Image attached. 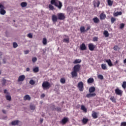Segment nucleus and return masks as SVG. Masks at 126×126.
I'll return each mask as SVG.
<instances>
[{"label": "nucleus", "mask_w": 126, "mask_h": 126, "mask_svg": "<svg viewBox=\"0 0 126 126\" xmlns=\"http://www.w3.org/2000/svg\"><path fill=\"white\" fill-rule=\"evenodd\" d=\"M100 5V1L98 0L97 1H94V7H99Z\"/></svg>", "instance_id": "ddd939ff"}, {"label": "nucleus", "mask_w": 126, "mask_h": 126, "mask_svg": "<svg viewBox=\"0 0 126 126\" xmlns=\"http://www.w3.org/2000/svg\"><path fill=\"white\" fill-rule=\"evenodd\" d=\"M101 68L103 70H106L108 69V68L107 67V64H106V63L101 64Z\"/></svg>", "instance_id": "4be33fe9"}, {"label": "nucleus", "mask_w": 126, "mask_h": 126, "mask_svg": "<svg viewBox=\"0 0 126 126\" xmlns=\"http://www.w3.org/2000/svg\"><path fill=\"white\" fill-rule=\"evenodd\" d=\"M95 90H96V89L94 87H91L89 89V94H87L86 97H87V98L95 97V96H96V93H94Z\"/></svg>", "instance_id": "7ed1b4c3"}, {"label": "nucleus", "mask_w": 126, "mask_h": 126, "mask_svg": "<svg viewBox=\"0 0 126 126\" xmlns=\"http://www.w3.org/2000/svg\"><path fill=\"white\" fill-rule=\"evenodd\" d=\"M122 87L124 89H126V81L123 82V84H122Z\"/></svg>", "instance_id": "58836bf2"}, {"label": "nucleus", "mask_w": 126, "mask_h": 126, "mask_svg": "<svg viewBox=\"0 0 126 126\" xmlns=\"http://www.w3.org/2000/svg\"><path fill=\"white\" fill-rule=\"evenodd\" d=\"M25 55H27V54H29V50H26L25 51Z\"/></svg>", "instance_id": "5fc2aeb1"}, {"label": "nucleus", "mask_w": 126, "mask_h": 126, "mask_svg": "<svg viewBox=\"0 0 126 126\" xmlns=\"http://www.w3.org/2000/svg\"><path fill=\"white\" fill-rule=\"evenodd\" d=\"M81 110H82V111H83L84 113H87V109L85 108V106L84 105H81Z\"/></svg>", "instance_id": "cd10ccee"}, {"label": "nucleus", "mask_w": 126, "mask_h": 126, "mask_svg": "<svg viewBox=\"0 0 126 126\" xmlns=\"http://www.w3.org/2000/svg\"><path fill=\"white\" fill-rule=\"evenodd\" d=\"M13 48H17L18 47V44L16 42H13Z\"/></svg>", "instance_id": "a19ab883"}, {"label": "nucleus", "mask_w": 126, "mask_h": 126, "mask_svg": "<svg viewBox=\"0 0 126 126\" xmlns=\"http://www.w3.org/2000/svg\"><path fill=\"white\" fill-rule=\"evenodd\" d=\"M63 42H65L66 43L69 42V38H64L63 40Z\"/></svg>", "instance_id": "ea45409f"}, {"label": "nucleus", "mask_w": 126, "mask_h": 126, "mask_svg": "<svg viewBox=\"0 0 126 126\" xmlns=\"http://www.w3.org/2000/svg\"><path fill=\"white\" fill-rule=\"evenodd\" d=\"M81 33H84V32H86V30L85 29V27L84 26H81L80 28Z\"/></svg>", "instance_id": "5701e85b"}, {"label": "nucleus", "mask_w": 126, "mask_h": 126, "mask_svg": "<svg viewBox=\"0 0 126 126\" xmlns=\"http://www.w3.org/2000/svg\"><path fill=\"white\" fill-rule=\"evenodd\" d=\"M97 77L99 79H101V80H102V79H104V76H103V75H98Z\"/></svg>", "instance_id": "4c0bfd02"}, {"label": "nucleus", "mask_w": 126, "mask_h": 126, "mask_svg": "<svg viewBox=\"0 0 126 126\" xmlns=\"http://www.w3.org/2000/svg\"><path fill=\"white\" fill-rule=\"evenodd\" d=\"M80 49L81 50V51H85L86 49H87V47H86V45H85V44L84 43H83L82 44L80 45Z\"/></svg>", "instance_id": "f8f14e48"}, {"label": "nucleus", "mask_w": 126, "mask_h": 126, "mask_svg": "<svg viewBox=\"0 0 126 126\" xmlns=\"http://www.w3.org/2000/svg\"><path fill=\"white\" fill-rule=\"evenodd\" d=\"M103 35L105 36V38L109 37V32L107 31H105L103 32Z\"/></svg>", "instance_id": "7c9ffc66"}, {"label": "nucleus", "mask_w": 126, "mask_h": 126, "mask_svg": "<svg viewBox=\"0 0 126 126\" xmlns=\"http://www.w3.org/2000/svg\"><path fill=\"white\" fill-rule=\"evenodd\" d=\"M92 116L93 118V119H97L98 118V115H97V113H96L95 111L92 112Z\"/></svg>", "instance_id": "aec40b11"}, {"label": "nucleus", "mask_w": 126, "mask_h": 126, "mask_svg": "<svg viewBox=\"0 0 126 126\" xmlns=\"http://www.w3.org/2000/svg\"><path fill=\"white\" fill-rule=\"evenodd\" d=\"M32 71L34 72V73H36V72H39V67H36L35 68H33L32 69Z\"/></svg>", "instance_id": "c85d7f7f"}, {"label": "nucleus", "mask_w": 126, "mask_h": 126, "mask_svg": "<svg viewBox=\"0 0 126 126\" xmlns=\"http://www.w3.org/2000/svg\"><path fill=\"white\" fill-rule=\"evenodd\" d=\"M52 19L53 22H54V23H56V22H57L58 21V18L56 15H53L52 16Z\"/></svg>", "instance_id": "dca6fc26"}, {"label": "nucleus", "mask_w": 126, "mask_h": 126, "mask_svg": "<svg viewBox=\"0 0 126 126\" xmlns=\"http://www.w3.org/2000/svg\"><path fill=\"white\" fill-rule=\"evenodd\" d=\"M32 63H36L37 62V58L34 57L32 59Z\"/></svg>", "instance_id": "49530a36"}, {"label": "nucleus", "mask_w": 126, "mask_h": 126, "mask_svg": "<svg viewBox=\"0 0 126 126\" xmlns=\"http://www.w3.org/2000/svg\"><path fill=\"white\" fill-rule=\"evenodd\" d=\"M93 41H94V42H97L98 41V37H94L93 38Z\"/></svg>", "instance_id": "8fccbe9b"}, {"label": "nucleus", "mask_w": 126, "mask_h": 126, "mask_svg": "<svg viewBox=\"0 0 126 126\" xmlns=\"http://www.w3.org/2000/svg\"><path fill=\"white\" fill-rule=\"evenodd\" d=\"M19 123V121L17 120L16 121H12L11 122V125L12 126H18Z\"/></svg>", "instance_id": "412c9836"}, {"label": "nucleus", "mask_w": 126, "mask_h": 126, "mask_svg": "<svg viewBox=\"0 0 126 126\" xmlns=\"http://www.w3.org/2000/svg\"><path fill=\"white\" fill-rule=\"evenodd\" d=\"M26 71H30V68H29V67L27 68Z\"/></svg>", "instance_id": "052dcab7"}, {"label": "nucleus", "mask_w": 126, "mask_h": 126, "mask_svg": "<svg viewBox=\"0 0 126 126\" xmlns=\"http://www.w3.org/2000/svg\"><path fill=\"white\" fill-rule=\"evenodd\" d=\"M123 14V13L122 12H116L115 13H114L113 15L115 17L119 16V15H122Z\"/></svg>", "instance_id": "393cba45"}, {"label": "nucleus", "mask_w": 126, "mask_h": 126, "mask_svg": "<svg viewBox=\"0 0 126 126\" xmlns=\"http://www.w3.org/2000/svg\"><path fill=\"white\" fill-rule=\"evenodd\" d=\"M57 16L59 20H63L64 19H65V16L64 15V14L63 13L57 14Z\"/></svg>", "instance_id": "0eeeda50"}, {"label": "nucleus", "mask_w": 126, "mask_h": 126, "mask_svg": "<svg viewBox=\"0 0 126 126\" xmlns=\"http://www.w3.org/2000/svg\"><path fill=\"white\" fill-rule=\"evenodd\" d=\"M2 56V52H0V57Z\"/></svg>", "instance_id": "680f3d73"}, {"label": "nucleus", "mask_w": 126, "mask_h": 126, "mask_svg": "<svg viewBox=\"0 0 126 126\" xmlns=\"http://www.w3.org/2000/svg\"><path fill=\"white\" fill-rule=\"evenodd\" d=\"M81 63V59H76L73 62V63H74V64H76L77 63Z\"/></svg>", "instance_id": "a878e982"}, {"label": "nucleus", "mask_w": 126, "mask_h": 126, "mask_svg": "<svg viewBox=\"0 0 126 126\" xmlns=\"http://www.w3.org/2000/svg\"><path fill=\"white\" fill-rule=\"evenodd\" d=\"M2 113H3V114H6V111H5V110H2Z\"/></svg>", "instance_id": "4d7b16f0"}, {"label": "nucleus", "mask_w": 126, "mask_h": 126, "mask_svg": "<svg viewBox=\"0 0 126 126\" xmlns=\"http://www.w3.org/2000/svg\"><path fill=\"white\" fill-rule=\"evenodd\" d=\"M90 28H91V27H90V26L88 27L87 29L86 30V32H87L88 31V30H89L90 29Z\"/></svg>", "instance_id": "603ef678"}, {"label": "nucleus", "mask_w": 126, "mask_h": 126, "mask_svg": "<svg viewBox=\"0 0 126 126\" xmlns=\"http://www.w3.org/2000/svg\"><path fill=\"white\" fill-rule=\"evenodd\" d=\"M41 97H42V98H44V97H45V94H42L41 95Z\"/></svg>", "instance_id": "bf43d9fd"}, {"label": "nucleus", "mask_w": 126, "mask_h": 126, "mask_svg": "<svg viewBox=\"0 0 126 126\" xmlns=\"http://www.w3.org/2000/svg\"><path fill=\"white\" fill-rule=\"evenodd\" d=\"M88 48L90 51L93 52V51L95 50V48H96V46L93 43H90L88 44Z\"/></svg>", "instance_id": "6e6552de"}, {"label": "nucleus", "mask_w": 126, "mask_h": 126, "mask_svg": "<svg viewBox=\"0 0 126 126\" xmlns=\"http://www.w3.org/2000/svg\"><path fill=\"white\" fill-rule=\"evenodd\" d=\"M88 119L83 118V120H82V123L84 124V125H86L87 123H88Z\"/></svg>", "instance_id": "b1692460"}, {"label": "nucleus", "mask_w": 126, "mask_h": 126, "mask_svg": "<svg viewBox=\"0 0 126 126\" xmlns=\"http://www.w3.org/2000/svg\"><path fill=\"white\" fill-rule=\"evenodd\" d=\"M42 43L45 45H47V38H43Z\"/></svg>", "instance_id": "72a5a7b5"}, {"label": "nucleus", "mask_w": 126, "mask_h": 126, "mask_svg": "<svg viewBox=\"0 0 126 126\" xmlns=\"http://www.w3.org/2000/svg\"><path fill=\"white\" fill-rule=\"evenodd\" d=\"M118 63H119V61L117 60L115 62H114V65L118 64Z\"/></svg>", "instance_id": "6e6d98bb"}, {"label": "nucleus", "mask_w": 126, "mask_h": 126, "mask_svg": "<svg viewBox=\"0 0 126 126\" xmlns=\"http://www.w3.org/2000/svg\"><path fill=\"white\" fill-rule=\"evenodd\" d=\"M50 3L48 6L49 10H55V7L53 5L58 7L59 9H62V7H63V3L59 0H51Z\"/></svg>", "instance_id": "f257e3e1"}, {"label": "nucleus", "mask_w": 126, "mask_h": 126, "mask_svg": "<svg viewBox=\"0 0 126 126\" xmlns=\"http://www.w3.org/2000/svg\"><path fill=\"white\" fill-rule=\"evenodd\" d=\"M93 21L95 24H98L100 22V19L97 17H95L93 19Z\"/></svg>", "instance_id": "2eb2a0df"}, {"label": "nucleus", "mask_w": 126, "mask_h": 126, "mask_svg": "<svg viewBox=\"0 0 126 126\" xmlns=\"http://www.w3.org/2000/svg\"><path fill=\"white\" fill-rule=\"evenodd\" d=\"M7 92H7V90L5 89V90H4V94H6V95L7 94Z\"/></svg>", "instance_id": "864d4df0"}, {"label": "nucleus", "mask_w": 126, "mask_h": 126, "mask_svg": "<svg viewBox=\"0 0 126 126\" xmlns=\"http://www.w3.org/2000/svg\"><path fill=\"white\" fill-rule=\"evenodd\" d=\"M51 84L48 81H45L42 84V87L44 90L50 89V88H51Z\"/></svg>", "instance_id": "20e7f679"}, {"label": "nucleus", "mask_w": 126, "mask_h": 126, "mask_svg": "<svg viewBox=\"0 0 126 126\" xmlns=\"http://www.w3.org/2000/svg\"><path fill=\"white\" fill-rule=\"evenodd\" d=\"M5 98L7 101H11V96L9 92L7 93V94H5Z\"/></svg>", "instance_id": "4468645a"}, {"label": "nucleus", "mask_w": 126, "mask_h": 126, "mask_svg": "<svg viewBox=\"0 0 126 126\" xmlns=\"http://www.w3.org/2000/svg\"><path fill=\"white\" fill-rule=\"evenodd\" d=\"M110 100L111 101L113 102V103H117V100L115 98V96H112L110 97Z\"/></svg>", "instance_id": "c756f323"}, {"label": "nucleus", "mask_w": 126, "mask_h": 126, "mask_svg": "<svg viewBox=\"0 0 126 126\" xmlns=\"http://www.w3.org/2000/svg\"><path fill=\"white\" fill-rule=\"evenodd\" d=\"M115 94L119 96H122V95H123V91L119 88H117L115 89Z\"/></svg>", "instance_id": "1a4fd4ad"}, {"label": "nucleus", "mask_w": 126, "mask_h": 126, "mask_svg": "<svg viewBox=\"0 0 126 126\" xmlns=\"http://www.w3.org/2000/svg\"><path fill=\"white\" fill-rule=\"evenodd\" d=\"M105 62L108 63L109 66H114V64H113V63H112V61H111V59L106 60H105Z\"/></svg>", "instance_id": "6ab92c4d"}, {"label": "nucleus", "mask_w": 126, "mask_h": 126, "mask_svg": "<svg viewBox=\"0 0 126 126\" xmlns=\"http://www.w3.org/2000/svg\"><path fill=\"white\" fill-rule=\"evenodd\" d=\"M55 110L59 113L62 112V108H61V107H57L55 108Z\"/></svg>", "instance_id": "c9c22d12"}, {"label": "nucleus", "mask_w": 126, "mask_h": 126, "mask_svg": "<svg viewBox=\"0 0 126 126\" xmlns=\"http://www.w3.org/2000/svg\"><path fill=\"white\" fill-rule=\"evenodd\" d=\"M30 84L31 85H34V84H35V81L33 80H31L30 81Z\"/></svg>", "instance_id": "79ce46f5"}, {"label": "nucleus", "mask_w": 126, "mask_h": 126, "mask_svg": "<svg viewBox=\"0 0 126 126\" xmlns=\"http://www.w3.org/2000/svg\"><path fill=\"white\" fill-rule=\"evenodd\" d=\"M107 2L108 4V5H110V6L113 5V1H112V0H108Z\"/></svg>", "instance_id": "e433bc0d"}, {"label": "nucleus", "mask_w": 126, "mask_h": 126, "mask_svg": "<svg viewBox=\"0 0 126 126\" xmlns=\"http://www.w3.org/2000/svg\"><path fill=\"white\" fill-rule=\"evenodd\" d=\"M81 66L80 64L75 65L73 68V70L71 72V75L72 78L74 77H77V72L80 70V67Z\"/></svg>", "instance_id": "f03ea898"}, {"label": "nucleus", "mask_w": 126, "mask_h": 126, "mask_svg": "<svg viewBox=\"0 0 126 126\" xmlns=\"http://www.w3.org/2000/svg\"><path fill=\"white\" fill-rule=\"evenodd\" d=\"M43 119H40V123H41V124H42V123H43Z\"/></svg>", "instance_id": "13d9d810"}, {"label": "nucleus", "mask_w": 126, "mask_h": 126, "mask_svg": "<svg viewBox=\"0 0 126 126\" xmlns=\"http://www.w3.org/2000/svg\"><path fill=\"white\" fill-rule=\"evenodd\" d=\"M24 79H25V75H22L20 76L18 79V82L24 81Z\"/></svg>", "instance_id": "9b49d317"}, {"label": "nucleus", "mask_w": 126, "mask_h": 126, "mask_svg": "<svg viewBox=\"0 0 126 126\" xmlns=\"http://www.w3.org/2000/svg\"><path fill=\"white\" fill-rule=\"evenodd\" d=\"M1 74V70H0V75Z\"/></svg>", "instance_id": "0e129e2a"}, {"label": "nucleus", "mask_w": 126, "mask_h": 126, "mask_svg": "<svg viewBox=\"0 0 126 126\" xmlns=\"http://www.w3.org/2000/svg\"><path fill=\"white\" fill-rule=\"evenodd\" d=\"M67 122H68V118H67L66 117H64L62 120V125H65V124H66Z\"/></svg>", "instance_id": "a211bd4d"}, {"label": "nucleus", "mask_w": 126, "mask_h": 126, "mask_svg": "<svg viewBox=\"0 0 126 126\" xmlns=\"http://www.w3.org/2000/svg\"><path fill=\"white\" fill-rule=\"evenodd\" d=\"M24 101H30L31 97H30V95L27 94L24 96Z\"/></svg>", "instance_id": "f3484780"}, {"label": "nucleus", "mask_w": 126, "mask_h": 126, "mask_svg": "<svg viewBox=\"0 0 126 126\" xmlns=\"http://www.w3.org/2000/svg\"><path fill=\"white\" fill-rule=\"evenodd\" d=\"M77 87L79 90V91H81V92H82L83 90H84V85L83 84V82H80L78 84Z\"/></svg>", "instance_id": "423d86ee"}, {"label": "nucleus", "mask_w": 126, "mask_h": 126, "mask_svg": "<svg viewBox=\"0 0 126 126\" xmlns=\"http://www.w3.org/2000/svg\"><path fill=\"white\" fill-rule=\"evenodd\" d=\"M87 82L89 84L91 83H93L94 82V79L93 78H89V79L87 80Z\"/></svg>", "instance_id": "bb28decb"}, {"label": "nucleus", "mask_w": 126, "mask_h": 126, "mask_svg": "<svg viewBox=\"0 0 126 126\" xmlns=\"http://www.w3.org/2000/svg\"><path fill=\"white\" fill-rule=\"evenodd\" d=\"M60 82L61 83H62V84H64V83H65V78H62L60 79Z\"/></svg>", "instance_id": "473e14b6"}, {"label": "nucleus", "mask_w": 126, "mask_h": 126, "mask_svg": "<svg viewBox=\"0 0 126 126\" xmlns=\"http://www.w3.org/2000/svg\"><path fill=\"white\" fill-rule=\"evenodd\" d=\"M121 126H126V122H123L121 123Z\"/></svg>", "instance_id": "3c124183"}, {"label": "nucleus", "mask_w": 126, "mask_h": 126, "mask_svg": "<svg viewBox=\"0 0 126 126\" xmlns=\"http://www.w3.org/2000/svg\"><path fill=\"white\" fill-rule=\"evenodd\" d=\"M27 37H28L29 38H30L31 39H32V38H33V35H32V33H29L27 35Z\"/></svg>", "instance_id": "37998d69"}, {"label": "nucleus", "mask_w": 126, "mask_h": 126, "mask_svg": "<svg viewBox=\"0 0 126 126\" xmlns=\"http://www.w3.org/2000/svg\"><path fill=\"white\" fill-rule=\"evenodd\" d=\"M21 6L22 7H26V6H27V3L26 2H23L21 3Z\"/></svg>", "instance_id": "2f4dec72"}, {"label": "nucleus", "mask_w": 126, "mask_h": 126, "mask_svg": "<svg viewBox=\"0 0 126 126\" xmlns=\"http://www.w3.org/2000/svg\"><path fill=\"white\" fill-rule=\"evenodd\" d=\"M3 63H5L6 62H5V61H4V60H3Z\"/></svg>", "instance_id": "e2e57ef3"}, {"label": "nucleus", "mask_w": 126, "mask_h": 126, "mask_svg": "<svg viewBox=\"0 0 126 126\" xmlns=\"http://www.w3.org/2000/svg\"><path fill=\"white\" fill-rule=\"evenodd\" d=\"M106 17V14L104 12L101 13L99 15V19L100 20H104Z\"/></svg>", "instance_id": "9d476101"}, {"label": "nucleus", "mask_w": 126, "mask_h": 126, "mask_svg": "<svg viewBox=\"0 0 126 126\" xmlns=\"http://www.w3.org/2000/svg\"><path fill=\"white\" fill-rule=\"evenodd\" d=\"M114 51H118V50H119V49H120L119 48V46L115 45L114 46V48H113Z\"/></svg>", "instance_id": "c03bdc74"}, {"label": "nucleus", "mask_w": 126, "mask_h": 126, "mask_svg": "<svg viewBox=\"0 0 126 126\" xmlns=\"http://www.w3.org/2000/svg\"><path fill=\"white\" fill-rule=\"evenodd\" d=\"M1 82L2 86H4V85H5V83H6V80L5 79H2Z\"/></svg>", "instance_id": "f704fd0d"}, {"label": "nucleus", "mask_w": 126, "mask_h": 126, "mask_svg": "<svg viewBox=\"0 0 126 126\" xmlns=\"http://www.w3.org/2000/svg\"><path fill=\"white\" fill-rule=\"evenodd\" d=\"M111 23H114L115 22V21H116V18H115L114 17H111Z\"/></svg>", "instance_id": "a18cd8bd"}, {"label": "nucleus", "mask_w": 126, "mask_h": 126, "mask_svg": "<svg viewBox=\"0 0 126 126\" xmlns=\"http://www.w3.org/2000/svg\"><path fill=\"white\" fill-rule=\"evenodd\" d=\"M125 28V24L122 23L120 24V29H123Z\"/></svg>", "instance_id": "de8ad7c7"}, {"label": "nucleus", "mask_w": 126, "mask_h": 126, "mask_svg": "<svg viewBox=\"0 0 126 126\" xmlns=\"http://www.w3.org/2000/svg\"><path fill=\"white\" fill-rule=\"evenodd\" d=\"M30 109H31V110H34L35 109V105H30Z\"/></svg>", "instance_id": "09e8293b"}, {"label": "nucleus", "mask_w": 126, "mask_h": 126, "mask_svg": "<svg viewBox=\"0 0 126 126\" xmlns=\"http://www.w3.org/2000/svg\"><path fill=\"white\" fill-rule=\"evenodd\" d=\"M4 6L0 3V14H1V15H4V14L6 13V11L4 10Z\"/></svg>", "instance_id": "39448f33"}]
</instances>
